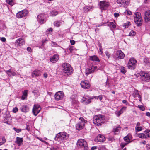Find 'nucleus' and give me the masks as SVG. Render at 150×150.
<instances>
[{
    "label": "nucleus",
    "mask_w": 150,
    "mask_h": 150,
    "mask_svg": "<svg viewBox=\"0 0 150 150\" xmlns=\"http://www.w3.org/2000/svg\"><path fill=\"white\" fill-rule=\"evenodd\" d=\"M94 98L97 100L99 99L101 100L103 98V96L102 95H99L98 96H94L92 98V99Z\"/></svg>",
    "instance_id": "obj_39"
},
{
    "label": "nucleus",
    "mask_w": 150,
    "mask_h": 150,
    "mask_svg": "<svg viewBox=\"0 0 150 150\" xmlns=\"http://www.w3.org/2000/svg\"><path fill=\"white\" fill-rule=\"evenodd\" d=\"M69 137V135L65 132H61L57 134L54 139L60 143L65 140L67 139Z\"/></svg>",
    "instance_id": "obj_1"
},
{
    "label": "nucleus",
    "mask_w": 150,
    "mask_h": 150,
    "mask_svg": "<svg viewBox=\"0 0 150 150\" xmlns=\"http://www.w3.org/2000/svg\"><path fill=\"white\" fill-rule=\"evenodd\" d=\"M0 40L2 42H4L6 41V39L4 37H2L1 38Z\"/></svg>",
    "instance_id": "obj_55"
},
{
    "label": "nucleus",
    "mask_w": 150,
    "mask_h": 150,
    "mask_svg": "<svg viewBox=\"0 0 150 150\" xmlns=\"http://www.w3.org/2000/svg\"><path fill=\"white\" fill-rule=\"evenodd\" d=\"M77 145L84 150H88V147L86 141L84 139H80L78 140L77 143Z\"/></svg>",
    "instance_id": "obj_5"
},
{
    "label": "nucleus",
    "mask_w": 150,
    "mask_h": 150,
    "mask_svg": "<svg viewBox=\"0 0 150 150\" xmlns=\"http://www.w3.org/2000/svg\"><path fill=\"white\" fill-rule=\"evenodd\" d=\"M59 57L57 54H54L50 57V61L52 63H56L59 59Z\"/></svg>",
    "instance_id": "obj_17"
},
{
    "label": "nucleus",
    "mask_w": 150,
    "mask_h": 150,
    "mask_svg": "<svg viewBox=\"0 0 150 150\" xmlns=\"http://www.w3.org/2000/svg\"><path fill=\"white\" fill-rule=\"evenodd\" d=\"M105 53L108 58H109L110 57L111 54L109 53V52L108 51H106L105 52Z\"/></svg>",
    "instance_id": "obj_44"
},
{
    "label": "nucleus",
    "mask_w": 150,
    "mask_h": 150,
    "mask_svg": "<svg viewBox=\"0 0 150 150\" xmlns=\"http://www.w3.org/2000/svg\"><path fill=\"white\" fill-rule=\"evenodd\" d=\"M52 28H50L47 30V31H52Z\"/></svg>",
    "instance_id": "obj_62"
},
{
    "label": "nucleus",
    "mask_w": 150,
    "mask_h": 150,
    "mask_svg": "<svg viewBox=\"0 0 150 150\" xmlns=\"http://www.w3.org/2000/svg\"><path fill=\"white\" fill-rule=\"evenodd\" d=\"M131 139L130 137L128 135L127 136L124 138V140L127 143H128L130 142Z\"/></svg>",
    "instance_id": "obj_34"
},
{
    "label": "nucleus",
    "mask_w": 150,
    "mask_h": 150,
    "mask_svg": "<svg viewBox=\"0 0 150 150\" xmlns=\"http://www.w3.org/2000/svg\"><path fill=\"white\" fill-rule=\"evenodd\" d=\"M140 76L142 81L146 82H148L149 81L150 74L148 73L141 71L140 73Z\"/></svg>",
    "instance_id": "obj_8"
},
{
    "label": "nucleus",
    "mask_w": 150,
    "mask_h": 150,
    "mask_svg": "<svg viewBox=\"0 0 150 150\" xmlns=\"http://www.w3.org/2000/svg\"><path fill=\"white\" fill-rule=\"evenodd\" d=\"M7 3L9 4H11L12 3V0H6Z\"/></svg>",
    "instance_id": "obj_52"
},
{
    "label": "nucleus",
    "mask_w": 150,
    "mask_h": 150,
    "mask_svg": "<svg viewBox=\"0 0 150 150\" xmlns=\"http://www.w3.org/2000/svg\"><path fill=\"white\" fill-rule=\"evenodd\" d=\"M89 59L90 60L94 62H100L98 58L96 55H93V56H90L89 57Z\"/></svg>",
    "instance_id": "obj_25"
},
{
    "label": "nucleus",
    "mask_w": 150,
    "mask_h": 150,
    "mask_svg": "<svg viewBox=\"0 0 150 150\" xmlns=\"http://www.w3.org/2000/svg\"><path fill=\"white\" fill-rule=\"evenodd\" d=\"M80 121L76 125V129L78 130H81L84 127L85 123L87 122L82 117H80L79 119Z\"/></svg>",
    "instance_id": "obj_6"
},
{
    "label": "nucleus",
    "mask_w": 150,
    "mask_h": 150,
    "mask_svg": "<svg viewBox=\"0 0 150 150\" xmlns=\"http://www.w3.org/2000/svg\"><path fill=\"white\" fill-rule=\"evenodd\" d=\"M135 129L136 131H140L142 130V127H136Z\"/></svg>",
    "instance_id": "obj_50"
},
{
    "label": "nucleus",
    "mask_w": 150,
    "mask_h": 150,
    "mask_svg": "<svg viewBox=\"0 0 150 150\" xmlns=\"http://www.w3.org/2000/svg\"><path fill=\"white\" fill-rule=\"evenodd\" d=\"M50 150H58V148L57 147H52L51 148Z\"/></svg>",
    "instance_id": "obj_61"
},
{
    "label": "nucleus",
    "mask_w": 150,
    "mask_h": 150,
    "mask_svg": "<svg viewBox=\"0 0 150 150\" xmlns=\"http://www.w3.org/2000/svg\"><path fill=\"white\" fill-rule=\"evenodd\" d=\"M58 14V12L56 11H52L51 12L50 15L52 16H54Z\"/></svg>",
    "instance_id": "obj_37"
},
{
    "label": "nucleus",
    "mask_w": 150,
    "mask_h": 150,
    "mask_svg": "<svg viewBox=\"0 0 150 150\" xmlns=\"http://www.w3.org/2000/svg\"><path fill=\"white\" fill-rule=\"evenodd\" d=\"M41 74L40 71L39 70H35L32 73V76L33 77L39 76Z\"/></svg>",
    "instance_id": "obj_23"
},
{
    "label": "nucleus",
    "mask_w": 150,
    "mask_h": 150,
    "mask_svg": "<svg viewBox=\"0 0 150 150\" xmlns=\"http://www.w3.org/2000/svg\"><path fill=\"white\" fill-rule=\"evenodd\" d=\"M28 91L27 90H25L24 91L23 95L21 97L22 100L25 99L27 97L28 95Z\"/></svg>",
    "instance_id": "obj_31"
},
{
    "label": "nucleus",
    "mask_w": 150,
    "mask_h": 150,
    "mask_svg": "<svg viewBox=\"0 0 150 150\" xmlns=\"http://www.w3.org/2000/svg\"><path fill=\"white\" fill-rule=\"evenodd\" d=\"M144 19L146 22H147L150 21V10L146 11L145 12Z\"/></svg>",
    "instance_id": "obj_19"
},
{
    "label": "nucleus",
    "mask_w": 150,
    "mask_h": 150,
    "mask_svg": "<svg viewBox=\"0 0 150 150\" xmlns=\"http://www.w3.org/2000/svg\"><path fill=\"white\" fill-rule=\"evenodd\" d=\"M115 24V22H108L107 23V25L109 26L110 30L113 31V29H115L116 27Z\"/></svg>",
    "instance_id": "obj_22"
},
{
    "label": "nucleus",
    "mask_w": 150,
    "mask_h": 150,
    "mask_svg": "<svg viewBox=\"0 0 150 150\" xmlns=\"http://www.w3.org/2000/svg\"><path fill=\"white\" fill-rule=\"evenodd\" d=\"M136 34V32L134 31H131L129 33V35L131 36H134Z\"/></svg>",
    "instance_id": "obj_43"
},
{
    "label": "nucleus",
    "mask_w": 150,
    "mask_h": 150,
    "mask_svg": "<svg viewBox=\"0 0 150 150\" xmlns=\"http://www.w3.org/2000/svg\"><path fill=\"white\" fill-rule=\"evenodd\" d=\"M127 108V107H123L119 111L117 112V116L118 117L120 115L122 114L124 111Z\"/></svg>",
    "instance_id": "obj_30"
},
{
    "label": "nucleus",
    "mask_w": 150,
    "mask_h": 150,
    "mask_svg": "<svg viewBox=\"0 0 150 150\" xmlns=\"http://www.w3.org/2000/svg\"><path fill=\"white\" fill-rule=\"evenodd\" d=\"M130 23L129 22L126 25V24H124V26L125 28L128 27V26L129 25Z\"/></svg>",
    "instance_id": "obj_59"
},
{
    "label": "nucleus",
    "mask_w": 150,
    "mask_h": 150,
    "mask_svg": "<svg viewBox=\"0 0 150 150\" xmlns=\"http://www.w3.org/2000/svg\"><path fill=\"white\" fill-rule=\"evenodd\" d=\"M27 50L29 52H31V49L30 47H28L27 48Z\"/></svg>",
    "instance_id": "obj_58"
},
{
    "label": "nucleus",
    "mask_w": 150,
    "mask_h": 150,
    "mask_svg": "<svg viewBox=\"0 0 150 150\" xmlns=\"http://www.w3.org/2000/svg\"><path fill=\"white\" fill-rule=\"evenodd\" d=\"M73 50V46H71L70 47L69 49H68V50L69 51V52H70L71 53H72V51Z\"/></svg>",
    "instance_id": "obj_51"
},
{
    "label": "nucleus",
    "mask_w": 150,
    "mask_h": 150,
    "mask_svg": "<svg viewBox=\"0 0 150 150\" xmlns=\"http://www.w3.org/2000/svg\"><path fill=\"white\" fill-rule=\"evenodd\" d=\"M134 21L137 26H141L142 23V19L141 14L140 12H136L134 15Z\"/></svg>",
    "instance_id": "obj_2"
},
{
    "label": "nucleus",
    "mask_w": 150,
    "mask_h": 150,
    "mask_svg": "<svg viewBox=\"0 0 150 150\" xmlns=\"http://www.w3.org/2000/svg\"><path fill=\"white\" fill-rule=\"evenodd\" d=\"M138 108L140 110L142 111H144L145 110V108L142 105H138Z\"/></svg>",
    "instance_id": "obj_47"
},
{
    "label": "nucleus",
    "mask_w": 150,
    "mask_h": 150,
    "mask_svg": "<svg viewBox=\"0 0 150 150\" xmlns=\"http://www.w3.org/2000/svg\"><path fill=\"white\" fill-rule=\"evenodd\" d=\"M85 74L88 75L89 74L93 73L92 71L90 69V68H87L86 69L85 71Z\"/></svg>",
    "instance_id": "obj_36"
},
{
    "label": "nucleus",
    "mask_w": 150,
    "mask_h": 150,
    "mask_svg": "<svg viewBox=\"0 0 150 150\" xmlns=\"http://www.w3.org/2000/svg\"><path fill=\"white\" fill-rule=\"evenodd\" d=\"M61 22L60 21H56L54 23V25L57 27H59L60 25Z\"/></svg>",
    "instance_id": "obj_38"
},
{
    "label": "nucleus",
    "mask_w": 150,
    "mask_h": 150,
    "mask_svg": "<svg viewBox=\"0 0 150 150\" xmlns=\"http://www.w3.org/2000/svg\"><path fill=\"white\" fill-rule=\"evenodd\" d=\"M32 93H34V94H38V91L36 90H34L33 91H32Z\"/></svg>",
    "instance_id": "obj_53"
},
{
    "label": "nucleus",
    "mask_w": 150,
    "mask_h": 150,
    "mask_svg": "<svg viewBox=\"0 0 150 150\" xmlns=\"http://www.w3.org/2000/svg\"><path fill=\"white\" fill-rule=\"evenodd\" d=\"M20 110L23 112L27 113L29 111V108L27 105H23L20 107Z\"/></svg>",
    "instance_id": "obj_18"
},
{
    "label": "nucleus",
    "mask_w": 150,
    "mask_h": 150,
    "mask_svg": "<svg viewBox=\"0 0 150 150\" xmlns=\"http://www.w3.org/2000/svg\"><path fill=\"white\" fill-rule=\"evenodd\" d=\"M146 115L147 116L150 117V113L149 112H146Z\"/></svg>",
    "instance_id": "obj_63"
},
{
    "label": "nucleus",
    "mask_w": 150,
    "mask_h": 150,
    "mask_svg": "<svg viewBox=\"0 0 150 150\" xmlns=\"http://www.w3.org/2000/svg\"><path fill=\"white\" fill-rule=\"evenodd\" d=\"M81 87L84 89H88L90 88V85L89 82L86 80L82 81L81 83Z\"/></svg>",
    "instance_id": "obj_13"
},
{
    "label": "nucleus",
    "mask_w": 150,
    "mask_h": 150,
    "mask_svg": "<svg viewBox=\"0 0 150 150\" xmlns=\"http://www.w3.org/2000/svg\"><path fill=\"white\" fill-rule=\"evenodd\" d=\"M48 41L47 40V39H46L45 40H44L42 41V45H43L47 41Z\"/></svg>",
    "instance_id": "obj_57"
},
{
    "label": "nucleus",
    "mask_w": 150,
    "mask_h": 150,
    "mask_svg": "<svg viewBox=\"0 0 150 150\" xmlns=\"http://www.w3.org/2000/svg\"><path fill=\"white\" fill-rule=\"evenodd\" d=\"M2 140L3 141V142H2L3 143V144H4L6 142V139L5 138L3 137L2 138Z\"/></svg>",
    "instance_id": "obj_60"
},
{
    "label": "nucleus",
    "mask_w": 150,
    "mask_h": 150,
    "mask_svg": "<svg viewBox=\"0 0 150 150\" xmlns=\"http://www.w3.org/2000/svg\"><path fill=\"white\" fill-rule=\"evenodd\" d=\"M120 71L122 73H125L126 71L124 69V67H122L120 69Z\"/></svg>",
    "instance_id": "obj_46"
},
{
    "label": "nucleus",
    "mask_w": 150,
    "mask_h": 150,
    "mask_svg": "<svg viewBox=\"0 0 150 150\" xmlns=\"http://www.w3.org/2000/svg\"><path fill=\"white\" fill-rule=\"evenodd\" d=\"M114 15L115 17L117 18L119 16V14L118 13H115L114 14Z\"/></svg>",
    "instance_id": "obj_56"
},
{
    "label": "nucleus",
    "mask_w": 150,
    "mask_h": 150,
    "mask_svg": "<svg viewBox=\"0 0 150 150\" xmlns=\"http://www.w3.org/2000/svg\"><path fill=\"white\" fill-rule=\"evenodd\" d=\"M4 71L8 76H13L16 75V72L13 71L11 69L8 70H4Z\"/></svg>",
    "instance_id": "obj_21"
},
{
    "label": "nucleus",
    "mask_w": 150,
    "mask_h": 150,
    "mask_svg": "<svg viewBox=\"0 0 150 150\" xmlns=\"http://www.w3.org/2000/svg\"><path fill=\"white\" fill-rule=\"evenodd\" d=\"M64 94L62 91L57 92L55 94V98L56 100H62L64 97Z\"/></svg>",
    "instance_id": "obj_11"
},
{
    "label": "nucleus",
    "mask_w": 150,
    "mask_h": 150,
    "mask_svg": "<svg viewBox=\"0 0 150 150\" xmlns=\"http://www.w3.org/2000/svg\"><path fill=\"white\" fill-rule=\"evenodd\" d=\"M23 142V139L22 138H20L17 137L16 138V140L15 143H16L18 146H20L22 144Z\"/></svg>",
    "instance_id": "obj_26"
},
{
    "label": "nucleus",
    "mask_w": 150,
    "mask_h": 150,
    "mask_svg": "<svg viewBox=\"0 0 150 150\" xmlns=\"http://www.w3.org/2000/svg\"><path fill=\"white\" fill-rule=\"evenodd\" d=\"M124 13L125 15H130L132 14L131 11L129 10H126L125 11Z\"/></svg>",
    "instance_id": "obj_40"
},
{
    "label": "nucleus",
    "mask_w": 150,
    "mask_h": 150,
    "mask_svg": "<svg viewBox=\"0 0 150 150\" xmlns=\"http://www.w3.org/2000/svg\"><path fill=\"white\" fill-rule=\"evenodd\" d=\"M145 138H147L150 137V130H146L144 132Z\"/></svg>",
    "instance_id": "obj_29"
},
{
    "label": "nucleus",
    "mask_w": 150,
    "mask_h": 150,
    "mask_svg": "<svg viewBox=\"0 0 150 150\" xmlns=\"http://www.w3.org/2000/svg\"><path fill=\"white\" fill-rule=\"evenodd\" d=\"M104 116L101 115H97L94 116L93 118V122L95 125L99 126L101 125L103 122Z\"/></svg>",
    "instance_id": "obj_4"
},
{
    "label": "nucleus",
    "mask_w": 150,
    "mask_h": 150,
    "mask_svg": "<svg viewBox=\"0 0 150 150\" xmlns=\"http://www.w3.org/2000/svg\"><path fill=\"white\" fill-rule=\"evenodd\" d=\"M116 58L119 59H123L125 57V54L121 50H118L116 53Z\"/></svg>",
    "instance_id": "obj_14"
},
{
    "label": "nucleus",
    "mask_w": 150,
    "mask_h": 150,
    "mask_svg": "<svg viewBox=\"0 0 150 150\" xmlns=\"http://www.w3.org/2000/svg\"><path fill=\"white\" fill-rule=\"evenodd\" d=\"M70 42L72 45H74L75 43V41L72 40H70Z\"/></svg>",
    "instance_id": "obj_54"
},
{
    "label": "nucleus",
    "mask_w": 150,
    "mask_h": 150,
    "mask_svg": "<svg viewBox=\"0 0 150 150\" xmlns=\"http://www.w3.org/2000/svg\"><path fill=\"white\" fill-rule=\"evenodd\" d=\"M134 95L135 97H138L139 98V100L140 101H141V96L139 95L138 93V91L137 90H135L134 91Z\"/></svg>",
    "instance_id": "obj_28"
},
{
    "label": "nucleus",
    "mask_w": 150,
    "mask_h": 150,
    "mask_svg": "<svg viewBox=\"0 0 150 150\" xmlns=\"http://www.w3.org/2000/svg\"><path fill=\"white\" fill-rule=\"evenodd\" d=\"M127 0H117V4H119L120 5H125L127 3Z\"/></svg>",
    "instance_id": "obj_27"
},
{
    "label": "nucleus",
    "mask_w": 150,
    "mask_h": 150,
    "mask_svg": "<svg viewBox=\"0 0 150 150\" xmlns=\"http://www.w3.org/2000/svg\"><path fill=\"white\" fill-rule=\"evenodd\" d=\"M11 118L9 117L8 118H5L4 120V121L5 122L8 124V122H11Z\"/></svg>",
    "instance_id": "obj_41"
},
{
    "label": "nucleus",
    "mask_w": 150,
    "mask_h": 150,
    "mask_svg": "<svg viewBox=\"0 0 150 150\" xmlns=\"http://www.w3.org/2000/svg\"><path fill=\"white\" fill-rule=\"evenodd\" d=\"M43 75L44 77L45 78H47V74L46 73H44Z\"/></svg>",
    "instance_id": "obj_64"
},
{
    "label": "nucleus",
    "mask_w": 150,
    "mask_h": 150,
    "mask_svg": "<svg viewBox=\"0 0 150 150\" xmlns=\"http://www.w3.org/2000/svg\"><path fill=\"white\" fill-rule=\"evenodd\" d=\"M121 127L119 125H118L116 127H114L113 129V132H119L121 129Z\"/></svg>",
    "instance_id": "obj_33"
},
{
    "label": "nucleus",
    "mask_w": 150,
    "mask_h": 150,
    "mask_svg": "<svg viewBox=\"0 0 150 150\" xmlns=\"http://www.w3.org/2000/svg\"><path fill=\"white\" fill-rule=\"evenodd\" d=\"M137 60L134 58H131L129 60L127 67L128 68L131 70L134 69L136 67Z\"/></svg>",
    "instance_id": "obj_7"
},
{
    "label": "nucleus",
    "mask_w": 150,
    "mask_h": 150,
    "mask_svg": "<svg viewBox=\"0 0 150 150\" xmlns=\"http://www.w3.org/2000/svg\"><path fill=\"white\" fill-rule=\"evenodd\" d=\"M128 144V143L127 142H122L120 144V146H121L122 148H123L124 147Z\"/></svg>",
    "instance_id": "obj_48"
},
{
    "label": "nucleus",
    "mask_w": 150,
    "mask_h": 150,
    "mask_svg": "<svg viewBox=\"0 0 150 150\" xmlns=\"http://www.w3.org/2000/svg\"><path fill=\"white\" fill-rule=\"evenodd\" d=\"M13 130L16 132L17 133H19L21 131V129H17L16 128H13Z\"/></svg>",
    "instance_id": "obj_45"
},
{
    "label": "nucleus",
    "mask_w": 150,
    "mask_h": 150,
    "mask_svg": "<svg viewBox=\"0 0 150 150\" xmlns=\"http://www.w3.org/2000/svg\"><path fill=\"white\" fill-rule=\"evenodd\" d=\"M89 68L92 71V72L93 73L97 69V67L96 66L92 65Z\"/></svg>",
    "instance_id": "obj_35"
},
{
    "label": "nucleus",
    "mask_w": 150,
    "mask_h": 150,
    "mask_svg": "<svg viewBox=\"0 0 150 150\" xmlns=\"http://www.w3.org/2000/svg\"><path fill=\"white\" fill-rule=\"evenodd\" d=\"M97 141L99 142H103L105 140V137L101 134H99L96 138Z\"/></svg>",
    "instance_id": "obj_24"
},
{
    "label": "nucleus",
    "mask_w": 150,
    "mask_h": 150,
    "mask_svg": "<svg viewBox=\"0 0 150 150\" xmlns=\"http://www.w3.org/2000/svg\"><path fill=\"white\" fill-rule=\"evenodd\" d=\"M18 109L16 107L14 108L13 109V112L14 113H16L18 111Z\"/></svg>",
    "instance_id": "obj_49"
},
{
    "label": "nucleus",
    "mask_w": 150,
    "mask_h": 150,
    "mask_svg": "<svg viewBox=\"0 0 150 150\" xmlns=\"http://www.w3.org/2000/svg\"><path fill=\"white\" fill-rule=\"evenodd\" d=\"M45 18V14H40L37 16V20L41 24H43L46 21Z\"/></svg>",
    "instance_id": "obj_12"
},
{
    "label": "nucleus",
    "mask_w": 150,
    "mask_h": 150,
    "mask_svg": "<svg viewBox=\"0 0 150 150\" xmlns=\"http://www.w3.org/2000/svg\"><path fill=\"white\" fill-rule=\"evenodd\" d=\"M62 66L64 68L63 71L65 74L69 75L73 73V69L68 63H64L62 64Z\"/></svg>",
    "instance_id": "obj_3"
},
{
    "label": "nucleus",
    "mask_w": 150,
    "mask_h": 150,
    "mask_svg": "<svg viewBox=\"0 0 150 150\" xmlns=\"http://www.w3.org/2000/svg\"><path fill=\"white\" fill-rule=\"evenodd\" d=\"M91 99L88 96H86L83 97L82 100L84 103L86 104L89 103H91Z\"/></svg>",
    "instance_id": "obj_20"
},
{
    "label": "nucleus",
    "mask_w": 150,
    "mask_h": 150,
    "mask_svg": "<svg viewBox=\"0 0 150 150\" xmlns=\"http://www.w3.org/2000/svg\"><path fill=\"white\" fill-rule=\"evenodd\" d=\"M138 136L140 138H141L142 139H144L145 138L144 133H140V134H139L138 135Z\"/></svg>",
    "instance_id": "obj_42"
},
{
    "label": "nucleus",
    "mask_w": 150,
    "mask_h": 150,
    "mask_svg": "<svg viewBox=\"0 0 150 150\" xmlns=\"http://www.w3.org/2000/svg\"><path fill=\"white\" fill-rule=\"evenodd\" d=\"M71 100L72 104L73 105H78L79 103V102L78 101L76 100L74 98H71Z\"/></svg>",
    "instance_id": "obj_32"
},
{
    "label": "nucleus",
    "mask_w": 150,
    "mask_h": 150,
    "mask_svg": "<svg viewBox=\"0 0 150 150\" xmlns=\"http://www.w3.org/2000/svg\"><path fill=\"white\" fill-rule=\"evenodd\" d=\"M41 110V108L39 105L35 104L32 109V112L36 116L40 112Z\"/></svg>",
    "instance_id": "obj_9"
},
{
    "label": "nucleus",
    "mask_w": 150,
    "mask_h": 150,
    "mask_svg": "<svg viewBox=\"0 0 150 150\" xmlns=\"http://www.w3.org/2000/svg\"><path fill=\"white\" fill-rule=\"evenodd\" d=\"M108 5V3L105 1H101L100 3V8L103 9H105Z\"/></svg>",
    "instance_id": "obj_15"
},
{
    "label": "nucleus",
    "mask_w": 150,
    "mask_h": 150,
    "mask_svg": "<svg viewBox=\"0 0 150 150\" xmlns=\"http://www.w3.org/2000/svg\"><path fill=\"white\" fill-rule=\"evenodd\" d=\"M25 42L24 39L19 38L16 41L15 43L18 46H21L25 44Z\"/></svg>",
    "instance_id": "obj_16"
},
{
    "label": "nucleus",
    "mask_w": 150,
    "mask_h": 150,
    "mask_svg": "<svg viewBox=\"0 0 150 150\" xmlns=\"http://www.w3.org/2000/svg\"><path fill=\"white\" fill-rule=\"evenodd\" d=\"M28 13V11L26 10H24L18 12L16 14V16L18 18H21L25 16Z\"/></svg>",
    "instance_id": "obj_10"
}]
</instances>
